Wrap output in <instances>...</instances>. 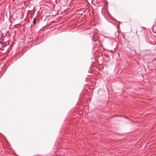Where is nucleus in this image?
<instances>
[{"label": "nucleus", "mask_w": 156, "mask_h": 156, "mask_svg": "<svg viewBox=\"0 0 156 156\" xmlns=\"http://www.w3.org/2000/svg\"><path fill=\"white\" fill-rule=\"evenodd\" d=\"M36 18H34V19L33 21V23L34 24H35L36 23Z\"/></svg>", "instance_id": "f257e3e1"}, {"label": "nucleus", "mask_w": 156, "mask_h": 156, "mask_svg": "<svg viewBox=\"0 0 156 156\" xmlns=\"http://www.w3.org/2000/svg\"><path fill=\"white\" fill-rule=\"evenodd\" d=\"M94 41H96V40H94Z\"/></svg>", "instance_id": "f03ea898"}]
</instances>
